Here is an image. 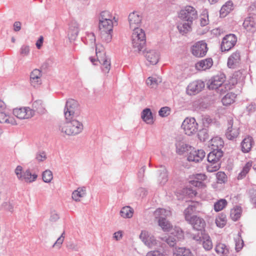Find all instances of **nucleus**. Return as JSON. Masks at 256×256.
Instances as JSON below:
<instances>
[{
    "label": "nucleus",
    "mask_w": 256,
    "mask_h": 256,
    "mask_svg": "<svg viewBox=\"0 0 256 256\" xmlns=\"http://www.w3.org/2000/svg\"><path fill=\"white\" fill-rule=\"evenodd\" d=\"M255 22L254 18L252 17H248L245 19L243 22L244 28L247 30L251 32L255 31Z\"/></svg>",
    "instance_id": "29"
},
{
    "label": "nucleus",
    "mask_w": 256,
    "mask_h": 256,
    "mask_svg": "<svg viewBox=\"0 0 256 256\" xmlns=\"http://www.w3.org/2000/svg\"><path fill=\"white\" fill-rule=\"evenodd\" d=\"M182 127L186 134L190 136L197 132L198 124L194 118H188L184 120Z\"/></svg>",
    "instance_id": "6"
},
{
    "label": "nucleus",
    "mask_w": 256,
    "mask_h": 256,
    "mask_svg": "<svg viewBox=\"0 0 256 256\" xmlns=\"http://www.w3.org/2000/svg\"><path fill=\"white\" fill-rule=\"evenodd\" d=\"M242 208L240 206H236L232 209L230 213V216L234 220H237L241 216Z\"/></svg>",
    "instance_id": "44"
},
{
    "label": "nucleus",
    "mask_w": 256,
    "mask_h": 256,
    "mask_svg": "<svg viewBox=\"0 0 256 256\" xmlns=\"http://www.w3.org/2000/svg\"><path fill=\"white\" fill-rule=\"evenodd\" d=\"M196 180L193 181L192 184L196 186H200L203 185V183L202 181H203L206 179V176L203 174H198L196 175L195 177Z\"/></svg>",
    "instance_id": "48"
},
{
    "label": "nucleus",
    "mask_w": 256,
    "mask_h": 256,
    "mask_svg": "<svg viewBox=\"0 0 256 256\" xmlns=\"http://www.w3.org/2000/svg\"><path fill=\"white\" fill-rule=\"evenodd\" d=\"M208 12L206 10L203 11L200 18V24L201 26H204L208 24Z\"/></svg>",
    "instance_id": "52"
},
{
    "label": "nucleus",
    "mask_w": 256,
    "mask_h": 256,
    "mask_svg": "<svg viewBox=\"0 0 256 256\" xmlns=\"http://www.w3.org/2000/svg\"><path fill=\"white\" fill-rule=\"evenodd\" d=\"M202 124L205 127L208 126L213 122V120L208 116H204L202 119Z\"/></svg>",
    "instance_id": "64"
},
{
    "label": "nucleus",
    "mask_w": 256,
    "mask_h": 256,
    "mask_svg": "<svg viewBox=\"0 0 256 256\" xmlns=\"http://www.w3.org/2000/svg\"><path fill=\"white\" fill-rule=\"evenodd\" d=\"M141 118L147 124H151L154 122V118L150 108H146L142 112Z\"/></svg>",
    "instance_id": "25"
},
{
    "label": "nucleus",
    "mask_w": 256,
    "mask_h": 256,
    "mask_svg": "<svg viewBox=\"0 0 256 256\" xmlns=\"http://www.w3.org/2000/svg\"><path fill=\"white\" fill-rule=\"evenodd\" d=\"M203 248L206 250H210L212 248V243L210 238L208 234H204L202 241Z\"/></svg>",
    "instance_id": "41"
},
{
    "label": "nucleus",
    "mask_w": 256,
    "mask_h": 256,
    "mask_svg": "<svg viewBox=\"0 0 256 256\" xmlns=\"http://www.w3.org/2000/svg\"><path fill=\"white\" fill-rule=\"evenodd\" d=\"M227 202L224 199H221L216 202L214 204V210L216 212L222 210L226 205Z\"/></svg>",
    "instance_id": "50"
},
{
    "label": "nucleus",
    "mask_w": 256,
    "mask_h": 256,
    "mask_svg": "<svg viewBox=\"0 0 256 256\" xmlns=\"http://www.w3.org/2000/svg\"><path fill=\"white\" fill-rule=\"evenodd\" d=\"M38 176L36 174H32L30 170H27L23 172L21 180H24L26 182L30 183L36 180Z\"/></svg>",
    "instance_id": "34"
},
{
    "label": "nucleus",
    "mask_w": 256,
    "mask_h": 256,
    "mask_svg": "<svg viewBox=\"0 0 256 256\" xmlns=\"http://www.w3.org/2000/svg\"><path fill=\"white\" fill-rule=\"evenodd\" d=\"M130 28L131 29L140 28L142 20V16L138 12H133L128 17Z\"/></svg>",
    "instance_id": "11"
},
{
    "label": "nucleus",
    "mask_w": 256,
    "mask_h": 256,
    "mask_svg": "<svg viewBox=\"0 0 256 256\" xmlns=\"http://www.w3.org/2000/svg\"><path fill=\"white\" fill-rule=\"evenodd\" d=\"M113 22L112 21H100L99 30L100 32H112Z\"/></svg>",
    "instance_id": "35"
},
{
    "label": "nucleus",
    "mask_w": 256,
    "mask_h": 256,
    "mask_svg": "<svg viewBox=\"0 0 256 256\" xmlns=\"http://www.w3.org/2000/svg\"><path fill=\"white\" fill-rule=\"evenodd\" d=\"M240 134L239 128L234 126L233 120H230L228 122V128L226 132V138L230 140H234Z\"/></svg>",
    "instance_id": "12"
},
{
    "label": "nucleus",
    "mask_w": 256,
    "mask_h": 256,
    "mask_svg": "<svg viewBox=\"0 0 256 256\" xmlns=\"http://www.w3.org/2000/svg\"><path fill=\"white\" fill-rule=\"evenodd\" d=\"M96 54L97 57V60L106 57V56L104 48L102 44H96Z\"/></svg>",
    "instance_id": "46"
},
{
    "label": "nucleus",
    "mask_w": 256,
    "mask_h": 256,
    "mask_svg": "<svg viewBox=\"0 0 256 256\" xmlns=\"http://www.w3.org/2000/svg\"><path fill=\"white\" fill-rule=\"evenodd\" d=\"M224 146V141L218 136L213 138L209 142L208 147L210 148L212 150L222 151V148Z\"/></svg>",
    "instance_id": "18"
},
{
    "label": "nucleus",
    "mask_w": 256,
    "mask_h": 256,
    "mask_svg": "<svg viewBox=\"0 0 256 256\" xmlns=\"http://www.w3.org/2000/svg\"><path fill=\"white\" fill-rule=\"evenodd\" d=\"M198 136L200 140L205 141L208 140V130L206 128L201 130L198 133Z\"/></svg>",
    "instance_id": "59"
},
{
    "label": "nucleus",
    "mask_w": 256,
    "mask_h": 256,
    "mask_svg": "<svg viewBox=\"0 0 256 256\" xmlns=\"http://www.w3.org/2000/svg\"><path fill=\"white\" fill-rule=\"evenodd\" d=\"M132 35V38H138L140 40H146V34L144 30L140 28H134Z\"/></svg>",
    "instance_id": "40"
},
{
    "label": "nucleus",
    "mask_w": 256,
    "mask_h": 256,
    "mask_svg": "<svg viewBox=\"0 0 256 256\" xmlns=\"http://www.w3.org/2000/svg\"><path fill=\"white\" fill-rule=\"evenodd\" d=\"M161 172L159 176L158 181L161 184H164L168 180V174L165 168H162Z\"/></svg>",
    "instance_id": "51"
},
{
    "label": "nucleus",
    "mask_w": 256,
    "mask_h": 256,
    "mask_svg": "<svg viewBox=\"0 0 256 256\" xmlns=\"http://www.w3.org/2000/svg\"><path fill=\"white\" fill-rule=\"evenodd\" d=\"M205 152L202 150H192L188 156V160L190 162H198L205 156Z\"/></svg>",
    "instance_id": "16"
},
{
    "label": "nucleus",
    "mask_w": 256,
    "mask_h": 256,
    "mask_svg": "<svg viewBox=\"0 0 256 256\" xmlns=\"http://www.w3.org/2000/svg\"><path fill=\"white\" fill-rule=\"evenodd\" d=\"M253 166L252 162H248L244 166L242 172L238 174V179H242L246 176V174L248 172L250 168Z\"/></svg>",
    "instance_id": "45"
},
{
    "label": "nucleus",
    "mask_w": 256,
    "mask_h": 256,
    "mask_svg": "<svg viewBox=\"0 0 256 256\" xmlns=\"http://www.w3.org/2000/svg\"><path fill=\"white\" fill-rule=\"evenodd\" d=\"M196 203L191 202L188 208L184 210V215L186 220L188 222L192 218L191 214L196 210Z\"/></svg>",
    "instance_id": "37"
},
{
    "label": "nucleus",
    "mask_w": 256,
    "mask_h": 256,
    "mask_svg": "<svg viewBox=\"0 0 256 256\" xmlns=\"http://www.w3.org/2000/svg\"><path fill=\"white\" fill-rule=\"evenodd\" d=\"M253 144L254 140L252 137L248 136L245 138L241 142L242 152L244 153L249 152Z\"/></svg>",
    "instance_id": "22"
},
{
    "label": "nucleus",
    "mask_w": 256,
    "mask_h": 256,
    "mask_svg": "<svg viewBox=\"0 0 256 256\" xmlns=\"http://www.w3.org/2000/svg\"><path fill=\"white\" fill-rule=\"evenodd\" d=\"M226 216L225 215H221L216 219V226L220 228H223L226 224Z\"/></svg>",
    "instance_id": "54"
},
{
    "label": "nucleus",
    "mask_w": 256,
    "mask_h": 256,
    "mask_svg": "<svg viewBox=\"0 0 256 256\" xmlns=\"http://www.w3.org/2000/svg\"><path fill=\"white\" fill-rule=\"evenodd\" d=\"M222 156V152L212 150L208 156V162L220 163V158Z\"/></svg>",
    "instance_id": "24"
},
{
    "label": "nucleus",
    "mask_w": 256,
    "mask_h": 256,
    "mask_svg": "<svg viewBox=\"0 0 256 256\" xmlns=\"http://www.w3.org/2000/svg\"><path fill=\"white\" fill-rule=\"evenodd\" d=\"M207 51V44L203 40L196 42L192 47V54L196 57H202L204 56Z\"/></svg>",
    "instance_id": "10"
},
{
    "label": "nucleus",
    "mask_w": 256,
    "mask_h": 256,
    "mask_svg": "<svg viewBox=\"0 0 256 256\" xmlns=\"http://www.w3.org/2000/svg\"><path fill=\"white\" fill-rule=\"evenodd\" d=\"M114 17L108 11H103L100 14V21H112Z\"/></svg>",
    "instance_id": "47"
},
{
    "label": "nucleus",
    "mask_w": 256,
    "mask_h": 256,
    "mask_svg": "<svg viewBox=\"0 0 256 256\" xmlns=\"http://www.w3.org/2000/svg\"><path fill=\"white\" fill-rule=\"evenodd\" d=\"M140 238L149 248H152L158 245V241L150 232L146 230H142Z\"/></svg>",
    "instance_id": "5"
},
{
    "label": "nucleus",
    "mask_w": 256,
    "mask_h": 256,
    "mask_svg": "<svg viewBox=\"0 0 256 256\" xmlns=\"http://www.w3.org/2000/svg\"><path fill=\"white\" fill-rule=\"evenodd\" d=\"M237 38L234 34L226 35L222 40L221 50L222 52H227L232 48L236 44Z\"/></svg>",
    "instance_id": "9"
},
{
    "label": "nucleus",
    "mask_w": 256,
    "mask_h": 256,
    "mask_svg": "<svg viewBox=\"0 0 256 256\" xmlns=\"http://www.w3.org/2000/svg\"><path fill=\"white\" fill-rule=\"evenodd\" d=\"M204 86V84L201 80L192 82L187 87V94L189 95H194L200 92Z\"/></svg>",
    "instance_id": "13"
},
{
    "label": "nucleus",
    "mask_w": 256,
    "mask_h": 256,
    "mask_svg": "<svg viewBox=\"0 0 256 256\" xmlns=\"http://www.w3.org/2000/svg\"><path fill=\"white\" fill-rule=\"evenodd\" d=\"M86 188L84 187L78 188L72 192V198L75 201H80V198L84 197L86 195Z\"/></svg>",
    "instance_id": "36"
},
{
    "label": "nucleus",
    "mask_w": 256,
    "mask_h": 256,
    "mask_svg": "<svg viewBox=\"0 0 256 256\" xmlns=\"http://www.w3.org/2000/svg\"><path fill=\"white\" fill-rule=\"evenodd\" d=\"M100 38L102 41L108 43L112 39V32H100Z\"/></svg>",
    "instance_id": "49"
},
{
    "label": "nucleus",
    "mask_w": 256,
    "mask_h": 256,
    "mask_svg": "<svg viewBox=\"0 0 256 256\" xmlns=\"http://www.w3.org/2000/svg\"><path fill=\"white\" fill-rule=\"evenodd\" d=\"M248 194L251 204L254 207L256 208V190L254 188L250 189Z\"/></svg>",
    "instance_id": "55"
},
{
    "label": "nucleus",
    "mask_w": 256,
    "mask_h": 256,
    "mask_svg": "<svg viewBox=\"0 0 256 256\" xmlns=\"http://www.w3.org/2000/svg\"><path fill=\"white\" fill-rule=\"evenodd\" d=\"M233 4L231 1H228L226 3L220 10V15L221 16H226L232 10Z\"/></svg>",
    "instance_id": "39"
},
{
    "label": "nucleus",
    "mask_w": 256,
    "mask_h": 256,
    "mask_svg": "<svg viewBox=\"0 0 256 256\" xmlns=\"http://www.w3.org/2000/svg\"><path fill=\"white\" fill-rule=\"evenodd\" d=\"M86 39L87 44L92 46H95L96 38L94 33L90 32L87 34Z\"/></svg>",
    "instance_id": "57"
},
{
    "label": "nucleus",
    "mask_w": 256,
    "mask_h": 256,
    "mask_svg": "<svg viewBox=\"0 0 256 256\" xmlns=\"http://www.w3.org/2000/svg\"><path fill=\"white\" fill-rule=\"evenodd\" d=\"M220 168V163H212L208 162V164L206 166V170L208 172H216Z\"/></svg>",
    "instance_id": "56"
},
{
    "label": "nucleus",
    "mask_w": 256,
    "mask_h": 256,
    "mask_svg": "<svg viewBox=\"0 0 256 256\" xmlns=\"http://www.w3.org/2000/svg\"><path fill=\"white\" fill-rule=\"evenodd\" d=\"M236 98V94L230 92L227 94L222 99V102L224 105L228 106L233 103Z\"/></svg>",
    "instance_id": "43"
},
{
    "label": "nucleus",
    "mask_w": 256,
    "mask_h": 256,
    "mask_svg": "<svg viewBox=\"0 0 256 256\" xmlns=\"http://www.w3.org/2000/svg\"><path fill=\"white\" fill-rule=\"evenodd\" d=\"M188 222L192 226L194 229L198 231L202 230L206 225L204 220L196 216H192V218Z\"/></svg>",
    "instance_id": "15"
},
{
    "label": "nucleus",
    "mask_w": 256,
    "mask_h": 256,
    "mask_svg": "<svg viewBox=\"0 0 256 256\" xmlns=\"http://www.w3.org/2000/svg\"><path fill=\"white\" fill-rule=\"evenodd\" d=\"M176 152L179 154H182L184 152L188 151L191 149L192 147L184 142L179 141L176 144Z\"/></svg>",
    "instance_id": "27"
},
{
    "label": "nucleus",
    "mask_w": 256,
    "mask_h": 256,
    "mask_svg": "<svg viewBox=\"0 0 256 256\" xmlns=\"http://www.w3.org/2000/svg\"><path fill=\"white\" fill-rule=\"evenodd\" d=\"M170 214V210L161 208H157L154 212V218L158 220L159 226L164 232H169L172 228V224L166 219Z\"/></svg>",
    "instance_id": "3"
},
{
    "label": "nucleus",
    "mask_w": 256,
    "mask_h": 256,
    "mask_svg": "<svg viewBox=\"0 0 256 256\" xmlns=\"http://www.w3.org/2000/svg\"><path fill=\"white\" fill-rule=\"evenodd\" d=\"M66 120L77 118L80 115L78 102L73 100H68L66 104L64 112Z\"/></svg>",
    "instance_id": "4"
},
{
    "label": "nucleus",
    "mask_w": 256,
    "mask_h": 256,
    "mask_svg": "<svg viewBox=\"0 0 256 256\" xmlns=\"http://www.w3.org/2000/svg\"><path fill=\"white\" fill-rule=\"evenodd\" d=\"M13 114L20 120L28 119L34 116V111L29 107L16 108L13 110Z\"/></svg>",
    "instance_id": "8"
},
{
    "label": "nucleus",
    "mask_w": 256,
    "mask_h": 256,
    "mask_svg": "<svg viewBox=\"0 0 256 256\" xmlns=\"http://www.w3.org/2000/svg\"><path fill=\"white\" fill-rule=\"evenodd\" d=\"M174 256H194V255L189 249L185 248H178L175 249Z\"/></svg>",
    "instance_id": "38"
},
{
    "label": "nucleus",
    "mask_w": 256,
    "mask_h": 256,
    "mask_svg": "<svg viewBox=\"0 0 256 256\" xmlns=\"http://www.w3.org/2000/svg\"><path fill=\"white\" fill-rule=\"evenodd\" d=\"M0 123L10 125L16 124L14 118L11 116L6 109L0 112Z\"/></svg>",
    "instance_id": "17"
},
{
    "label": "nucleus",
    "mask_w": 256,
    "mask_h": 256,
    "mask_svg": "<svg viewBox=\"0 0 256 256\" xmlns=\"http://www.w3.org/2000/svg\"><path fill=\"white\" fill-rule=\"evenodd\" d=\"M30 52V46L26 45H23L20 48V54L22 56H26L29 54Z\"/></svg>",
    "instance_id": "62"
},
{
    "label": "nucleus",
    "mask_w": 256,
    "mask_h": 256,
    "mask_svg": "<svg viewBox=\"0 0 256 256\" xmlns=\"http://www.w3.org/2000/svg\"><path fill=\"white\" fill-rule=\"evenodd\" d=\"M180 15L181 18L191 22L198 17L197 11L194 7L190 6H187L182 10Z\"/></svg>",
    "instance_id": "7"
},
{
    "label": "nucleus",
    "mask_w": 256,
    "mask_h": 256,
    "mask_svg": "<svg viewBox=\"0 0 256 256\" xmlns=\"http://www.w3.org/2000/svg\"><path fill=\"white\" fill-rule=\"evenodd\" d=\"M53 175L52 172L48 170H46L42 174V180L45 182H50L52 180Z\"/></svg>",
    "instance_id": "53"
},
{
    "label": "nucleus",
    "mask_w": 256,
    "mask_h": 256,
    "mask_svg": "<svg viewBox=\"0 0 256 256\" xmlns=\"http://www.w3.org/2000/svg\"><path fill=\"white\" fill-rule=\"evenodd\" d=\"M162 240L166 241V243L171 246H173L176 243V238L172 236H164L160 238Z\"/></svg>",
    "instance_id": "58"
},
{
    "label": "nucleus",
    "mask_w": 256,
    "mask_h": 256,
    "mask_svg": "<svg viewBox=\"0 0 256 256\" xmlns=\"http://www.w3.org/2000/svg\"><path fill=\"white\" fill-rule=\"evenodd\" d=\"M146 256H166V254L160 250H154L148 252Z\"/></svg>",
    "instance_id": "61"
},
{
    "label": "nucleus",
    "mask_w": 256,
    "mask_h": 256,
    "mask_svg": "<svg viewBox=\"0 0 256 256\" xmlns=\"http://www.w3.org/2000/svg\"><path fill=\"white\" fill-rule=\"evenodd\" d=\"M101 64V68L102 72L104 74H108L110 69V62L108 58L105 57L98 60Z\"/></svg>",
    "instance_id": "28"
},
{
    "label": "nucleus",
    "mask_w": 256,
    "mask_h": 256,
    "mask_svg": "<svg viewBox=\"0 0 256 256\" xmlns=\"http://www.w3.org/2000/svg\"><path fill=\"white\" fill-rule=\"evenodd\" d=\"M215 251L218 254L226 256L230 252L228 247L224 244L218 243L215 247Z\"/></svg>",
    "instance_id": "30"
},
{
    "label": "nucleus",
    "mask_w": 256,
    "mask_h": 256,
    "mask_svg": "<svg viewBox=\"0 0 256 256\" xmlns=\"http://www.w3.org/2000/svg\"><path fill=\"white\" fill-rule=\"evenodd\" d=\"M224 74L215 76L210 79L208 83V87L210 90H215L220 94H224L230 88V85L225 82Z\"/></svg>",
    "instance_id": "2"
},
{
    "label": "nucleus",
    "mask_w": 256,
    "mask_h": 256,
    "mask_svg": "<svg viewBox=\"0 0 256 256\" xmlns=\"http://www.w3.org/2000/svg\"><path fill=\"white\" fill-rule=\"evenodd\" d=\"M213 62L211 58L201 60L196 64V68L198 70H204L212 66Z\"/></svg>",
    "instance_id": "20"
},
{
    "label": "nucleus",
    "mask_w": 256,
    "mask_h": 256,
    "mask_svg": "<svg viewBox=\"0 0 256 256\" xmlns=\"http://www.w3.org/2000/svg\"><path fill=\"white\" fill-rule=\"evenodd\" d=\"M134 210L130 206H124L120 210V216L124 218H130L134 214Z\"/></svg>",
    "instance_id": "32"
},
{
    "label": "nucleus",
    "mask_w": 256,
    "mask_h": 256,
    "mask_svg": "<svg viewBox=\"0 0 256 256\" xmlns=\"http://www.w3.org/2000/svg\"><path fill=\"white\" fill-rule=\"evenodd\" d=\"M144 56L152 64H156L160 58V53L156 50L146 49L144 52Z\"/></svg>",
    "instance_id": "14"
},
{
    "label": "nucleus",
    "mask_w": 256,
    "mask_h": 256,
    "mask_svg": "<svg viewBox=\"0 0 256 256\" xmlns=\"http://www.w3.org/2000/svg\"><path fill=\"white\" fill-rule=\"evenodd\" d=\"M204 234H207L204 231H198L197 234H193L192 235V238L196 242H201L203 240V236Z\"/></svg>",
    "instance_id": "60"
},
{
    "label": "nucleus",
    "mask_w": 256,
    "mask_h": 256,
    "mask_svg": "<svg viewBox=\"0 0 256 256\" xmlns=\"http://www.w3.org/2000/svg\"><path fill=\"white\" fill-rule=\"evenodd\" d=\"M79 32V26L77 22L72 21L70 25L68 35L69 38L72 40H74Z\"/></svg>",
    "instance_id": "23"
},
{
    "label": "nucleus",
    "mask_w": 256,
    "mask_h": 256,
    "mask_svg": "<svg viewBox=\"0 0 256 256\" xmlns=\"http://www.w3.org/2000/svg\"><path fill=\"white\" fill-rule=\"evenodd\" d=\"M192 22H187L180 23L178 26V28L180 34H184L191 30V25Z\"/></svg>",
    "instance_id": "33"
},
{
    "label": "nucleus",
    "mask_w": 256,
    "mask_h": 256,
    "mask_svg": "<svg viewBox=\"0 0 256 256\" xmlns=\"http://www.w3.org/2000/svg\"><path fill=\"white\" fill-rule=\"evenodd\" d=\"M161 82V78L154 76L149 77L146 81L147 85L150 88H156L158 84L160 83Z\"/></svg>",
    "instance_id": "42"
},
{
    "label": "nucleus",
    "mask_w": 256,
    "mask_h": 256,
    "mask_svg": "<svg viewBox=\"0 0 256 256\" xmlns=\"http://www.w3.org/2000/svg\"><path fill=\"white\" fill-rule=\"evenodd\" d=\"M240 60V56L239 52L232 53L228 58V66L230 68H234L238 64Z\"/></svg>",
    "instance_id": "21"
},
{
    "label": "nucleus",
    "mask_w": 256,
    "mask_h": 256,
    "mask_svg": "<svg viewBox=\"0 0 256 256\" xmlns=\"http://www.w3.org/2000/svg\"><path fill=\"white\" fill-rule=\"evenodd\" d=\"M66 122L59 126V130L68 136H76L80 134L84 129L81 122L76 118L66 120Z\"/></svg>",
    "instance_id": "1"
},
{
    "label": "nucleus",
    "mask_w": 256,
    "mask_h": 256,
    "mask_svg": "<svg viewBox=\"0 0 256 256\" xmlns=\"http://www.w3.org/2000/svg\"><path fill=\"white\" fill-rule=\"evenodd\" d=\"M146 40H140L138 38H132V46L134 52H140L144 48Z\"/></svg>",
    "instance_id": "26"
},
{
    "label": "nucleus",
    "mask_w": 256,
    "mask_h": 256,
    "mask_svg": "<svg viewBox=\"0 0 256 256\" xmlns=\"http://www.w3.org/2000/svg\"><path fill=\"white\" fill-rule=\"evenodd\" d=\"M32 110L36 111L40 114H44L46 112L45 106L42 100H38L34 101L32 103Z\"/></svg>",
    "instance_id": "31"
},
{
    "label": "nucleus",
    "mask_w": 256,
    "mask_h": 256,
    "mask_svg": "<svg viewBox=\"0 0 256 256\" xmlns=\"http://www.w3.org/2000/svg\"><path fill=\"white\" fill-rule=\"evenodd\" d=\"M64 232L54 243L52 246L53 247H56L58 248H60L61 247V245L63 243L64 238Z\"/></svg>",
    "instance_id": "63"
},
{
    "label": "nucleus",
    "mask_w": 256,
    "mask_h": 256,
    "mask_svg": "<svg viewBox=\"0 0 256 256\" xmlns=\"http://www.w3.org/2000/svg\"><path fill=\"white\" fill-rule=\"evenodd\" d=\"M42 72L38 69L34 70L30 74V81L32 85L36 87L41 84Z\"/></svg>",
    "instance_id": "19"
}]
</instances>
